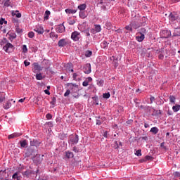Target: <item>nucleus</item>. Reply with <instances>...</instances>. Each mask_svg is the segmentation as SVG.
Here are the masks:
<instances>
[{
    "label": "nucleus",
    "mask_w": 180,
    "mask_h": 180,
    "mask_svg": "<svg viewBox=\"0 0 180 180\" xmlns=\"http://www.w3.org/2000/svg\"><path fill=\"white\" fill-rule=\"evenodd\" d=\"M1 46H4V44H6L4 47L3 49L6 53H8L9 51V49H13V45L12 44L8 42V39L6 38H4L0 42Z\"/></svg>",
    "instance_id": "1"
},
{
    "label": "nucleus",
    "mask_w": 180,
    "mask_h": 180,
    "mask_svg": "<svg viewBox=\"0 0 180 180\" xmlns=\"http://www.w3.org/2000/svg\"><path fill=\"white\" fill-rule=\"evenodd\" d=\"M25 157H34L37 155V148H33V146H30L25 153Z\"/></svg>",
    "instance_id": "2"
},
{
    "label": "nucleus",
    "mask_w": 180,
    "mask_h": 180,
    "mask_svg": "<svg viewBox=\"0 0 180 180\" xmlns=\"http://www.w3.org/2000/svg\"><path fill=\"white\" fill-rule=\"evenodd\" d=\"M79 138L77 134L70 135L69 137L68 143L71 144V146H74V144H78V141Z\"/></svg>",
    "instance_id": "3"
},
{
    "label": "nucleus",
    "mask_w": 180,
    "mask_h": 180,
    "mask_svg": "<svg viewBox=\"0 0 180 180\" xmlns=\"http://www.w3.org/2000/svg\"><path fill=\"white\" fill-rule=\"evenodd\" d=\"M71 39L74 40V41H78L79 39H81V33L79 32L75 31L72 33Z\"/></svg>",
    "instance_id": "4"
},
{
    "label": "nucleus",
    "mask_w": 180,
    "mask_h": 180,
    "mask_svg": "<svg viewBox=\"0 0 180 180\" xmlns=\"http://www.w3.org/2000/svg\"><path fill=\"white\" fill-rule=\"evenodd\" d=\"M33 161L35 164H37V165H39V164H41V161H43V156L37 154L34 158Z\"/></svg>",
    "instance_id": "5"
},
{
    "label": "nucleus",
    "mask_w": 180,
    "mask_h": 180,
    "mask_svg": "<svg viewBox=\"0 0 180 180\" xmlns=\"http://www.w3.org/2000/svg\"><path fill=\"white\" fill-rule=\"evenodd\" d=\"M84 74H91L92 70L91 69V63H86L83 68Z\"/></svg>",
    "instance_id": "6"
},
{
    "label": "nucleus",
    "mask_w": 180,
    "mask_h": 180,
    "mask_svg": "<svg viewBox=\"0 0 180 180\" xmlns=\"http://www.w3.org/2000/svg\"><path fill=\"white\" fill-rule=\"evenodd\" d=\"M160 34L164 39H168V37H171V31L162 30Z\"/></svg>",
    "instance_id": "7"
},
{
    "label": "nucleus",
    "mask_w": 180,
    "mask_h": 180,
    "mask_svg": "<svg viewBox=\"0 0 180 180\" xmlns=\"http://www.w3.org/2000/svg\"><path fill=\"white\" fill-rule=\"evenodd\" d=\"M144 39H146V37L143 34H141L140 32L136 33V40L137 41H139V43H141V41H143V40H144Z\"/></svg>",
    "instance_id": "8"
},
{
    "label": "nucleus",
    "mask_w": 180,
    "mask_h": 180,
    "mask_svg": "<svg viewBox=\"0 0 180 180\" xmlns=\"http://www.w3.org/2000/svg\"><path fill=\"white\" fill-rule=\"evenodd\" d=\"M41 143L36 139L30 141V146L37 149V147L40 146Z\"/></svg>",
    "instance_id": "9"
},
{
    "label": "nucleus",
    "mask_w": 180,
    "mask_h": 180,
    "mask_svg": "<svg viewBox=\"0 0 180 180\" xmlns=\"http://www.w3.org/2000/svg\"><path fill=\"white\" fill-rule=\"evenodd\" d=\"M34 31L38 33V34H43V33H44V29L40 25L37 26L34 29Z\"/></svg>",
    "instance_id": "10"
},
{
    "label": "nucleus",
    "mask_w": 180,
    "mask_h": 180,
    "mask_svg": "<svg viewBox=\"0 0 180 180\" xmlns=\"http://www.w3.org/2000/svg\"><path fill=\"white\" fill-rule=\"evenodd\" d=\"M56 32L57 33H63V32H65V27L64 26V24H60L56 27Z\"/></svg>",
    "instance_id": "11"
},
{
    "label": "nucleus",
    "mask_w": 180,
    "mask_h": 180,
    "mask_svg": "<svg viewBox=\"0 0 180 180\" xmlns=\"http://www.w3.org/2000/svg\"><path fill=\"white\" fill-rule=\"evenodd\" d=\"M65 68L66 70V71H68V72H70V71H71V72H74V66L72 65V63H67L65 65Z\"/></svg>",
    "instance_id": "12"
},
{
    "label": "nucleus",
    "mask_w": 180,
    "mask_h": 180,
    "mask_svg": "<svg viewBox=\"0 0 180 180\" xmlns=\"http://www.w3.org/2000/svg\"><path fill=\"white\" fill-rule=\"evenodd\" d=\"M58 47H64L67 46V39H60L58 42Z\"/></svg>",
    "instance_id": "13"
},
{
    "label": "nucleus",
    "mask_w": 180,
    "mask_h": 180,
    "mask_svg": "<svg viewBox=\"0 0 180 180\" xmlns=\"http://www.w3.org/2000/svg\"><path fill=\"white\" fill-rule=\"evenodd\" d=\"M169 19L172 22H174V21L176 20V19H178V15L176 14H175V13H171L169 15Z\"/></svg>",
    "instance_id": "14"
},
{
    "label": "nucleus",
    "mask_w": 180,
    "mask_h": 180,
    "mask_svg": "<svg viewBox=\"0 0 180 180\" xmlns=\"http://www.w3.org/2000/svg\"><path fill=\"white\" fill-rule=\"evenodd\" d=\"M20 136H22L21 134H19V133H14V134H12L11 135H9L8 136V139H16V137H20Z\"/></svg>",
    "instance_id": "15"
},
{
    "label": "nucleus",
    "mask_w": 180,
    "mask_h": 180,
    "mask_svg": "<svg viewBox=\"0 0 180 180\" xmlns=\"http://www.w3.org/2000/svg\"><path fill=\"white\" fill-rule=\"evenodd\" d=\"M20 145L21 148H26V147H27V141L26 140L20 141Z\"/></svg>",
    "instance_id": "16"
},
{
    "label": "nucleus",
    "mask_w": 180,
    "mask_h": 180,
    "mask_svg": "<svg viewBox=\"0 0 180 180\" xmlns=\"http://www.w3.org/2000/svg\"><path fill=\"white\" fill-rule=\"evenodd\" d=\"M20 172H18L13 174L12 178L13 179L20 180Z\"/></svg>",
    "instance_id": "17"
},
{
    "label": "nucleus",
    "mask_w": 180,
    "mask_h": 180,
    "mask_svg": "<svg viewBox=\"0 0 180 180\" xmlns=\"http://www.w3.org/2000/svg\"><path fill=\"white\" fill-rule=\"evenodd\" d=\"M65 157L66 158H74V153L70 151H67L65 152Z\"/></svg>",
    "instance_id": "18"
},
{
    "label": "nucleus",
    "mask_w": 180,
    "mask_h": 180,
    "mask_svg": "<svg viewBox=\"0 0 180 180\" xmlns=\"http://www.w3.org/2000/svg\"><path fill=\"white\" fill-rule=\"evenodd\" d=\"M43 65H45V67L49 69L50 68V60L44 59L42 62Z\"/></svg>",
    "instance_id": "19"
},
{
    "label": "nucleus",
    "mask_w": 180,
    "mask_h": 180,
    "mask_svg": "<svg viewBox=\"0 0 180 180\" xmlns=\"http://www.w3.org/2000/svg\"><path fill=\"white\" fill-rule=\"evenodd\" d=\"M32 174H34V172H33L32 170H27L22 173V175H24V176L29 177Z\"/></svg>",
    "instance_id": "20"
},
{
    "label": "nucleus",
    "mask_w": 180,
    "mask_h": 180,
    "mask_svg": "<svg viewBox=\"0 0 180 180\" xmlns=\"http://www.w3.org/2000/svg\"><path fill=\"white\" fill-rule=\"evenodd\" d=\"M131 26H132V29H139L140 27V25L136 22H132Z\"/></svg>",
    "instance_id": "21"
},
{
    "label": "nucleus",
    "mask_w": 180,
    "mask_h": 180,
    "mask_svg": "<svg viewBox=\"0 0 180 180\" xmlns=\"http://www.w3.org/2000/svg\"><path fill=\"white\" fill-rule=\"evenodd\" d=\"M176 36H180V29L179 28H176L174 30L173 37H176Z\"/></svg>",
    "instance_id": "22"
},
{
    "label": "nucleus",
    "mask_w": 180,
    "mask_h": 180,
    "mask_svg": "<svg viewBox=\"0 0 180 180\" xmlns=\"http://www.w3.org/2000/svg\"><path fill=\"white\" fill-rule=\"evenodd\" d=\"M77 8L81 11H85V9H86V4H81V5L78 6Z\"/></svg>",
    "instance_id": "23"
},
{
    "label": "nucleus",
    "mask_w": 180,
    "mask_h": 180,
    "mask_svg": "<svg viewBox=\"0 0 180 180\" xmlns=\"http://www.w3.org/2000/svg\"><path fill=\"white\" fill-rule=\"evenodd\" d=\"M150 131L153 134H157V133H158L159 131V129L156 127H152Z\"/></svg>",
    "instance_id": "24"
},
{
    "label": "nucleus",
    "mask_w": 180,
    "mask_h": 180,
    "mask_svg": "<svg viewBox=\"0 0 180 180\" xmlns=\"http://www.w3.org/2000/svg\"><path fill=\"white\" fill-rule=\"evenodd\" d=\"M65 12H66V13L74 14V13H77V10L67 8V9H65Z\"/></svg>",
    "instance_id": "25"
},
{
    "label": "nucleus",
    "mask_w": 180,
    "mask_h": 180,
    "mask_svg": "<svg viewBox=\"0 0 180 180\" xmlns=\"http://www.w3.org/2000/svg\"><path fill=\"white\" fill-rule=\"evenodd\" d=\"M153 116H160V115H162V112L160 110H153Z\"/></svg>",
    "instance_id": "26"
},
{
    "label": "nucleus",
    "mask_w": 180,
    "mask_h": 180,
    "mask_svg": "<svg viewBox=\"0 0 180 180\" xmlns=\"http://www.w3.org/2000/svg\"><path fill=\"white\" fill-rule=\"evenodd\" d=\"M79 18H81V19H85V18H86V13H85V11H82L79 12Z\"/></svg>",
    "instance_id": "27"
},
{
    "label": "nucleus",
    "mask_w": 180,
    "mask_h": 180,
    "mask_svg": "<svg viewBox=\"0 0 180 180\" xmlns=\"http://www.w3.org/2000/svg\"><path fill=\"white\" fill-rule=\"evenodd\" d=\"M11 106H12V104L11 103V102L8 101L5 104H4L3 108H4L5 109H9Z\"/></svg>",
    "instance_id": "28"
},
{
    "label": "nucleus",
    "mask_w": 180,
    "mask_h": 180,
    "mask_svg": "<svg viewBox=\"0 0 180 180\" xmlns=\"http://www.w3.org/2000/svg\"><path fill=\"white\" fill-rule=\"evenodd\" d=\"M147 32H148V31L146 28H141L139 32V33L143 34V36H145V34H147Z\"/></svg>",
    "instance_id": "29"
},
{
    "label": "nucleus",
    "mask_w": 180,
    "mask_h": 180,
    "mask_svg": "<svg viewBox=\"0 0 180 180\" xmlns=\"http://www.w3.org/2000/svg\"><path fill=\"white\" fill-rule=\"evenodd\" d=\"M109 44L108 43V41H103L101 44V46L102 49H106V47H108V45Z\"/></svg>",
    "instance_id": "30"
},
{
    "label": "nucleus",
    "mask_w": 180,
    "mask_h": 180,
    "mask_svg": "<svg viewBox=\"0 0 180 180\" xmlns=\"http://www.w3.org/2000/svg\"><path fill=\"white\" fill-rule=\"evenodd\" d=\"M17 13H15L13 12H12V15L13 16H16V18H22V14L20 13H19V11H15Z\"/></svg>",
    "instance_id": "31"
},
{
    "label": "nucleus",
    "mask_w": 180,
    "mask_h": 180,
    "mask_svg": "<svg viewBox=\"0 0 180 180\" xmlns=\"http://www.w3.org/2000/svg\"><path fill=\"white\" fill-rule=\"evenodd\" d=\"M172 109H173V112H179V110H180V105H174L172 107Z\"/></svg>",
    "instance_id": "32"
},
{
    "label": "nucleus",
    "mask_w": 180,
    "mask_h": 180,
    "mask_svg": "<svg viewBox=\"0 0 180 180\" xmlns=\"http://www.w3.org/2000/svg\"><path fill=\"white\" fill-rule=\"evenodd\" d=\"M103 84H105V81H103L102 79H98L97 80V85L98 86H103Z\"/></svg>",
    "instance_id": "33"
},
{
    "label": "nucleus",
    "mask_w": 180,
    "mask_h": 180,
    "mask_svg": "<svg viewBox=\"0 0 180 180\" xmlns=\"http://www.w3.org/2000/svg\"><path fill=\"white\" fill-rule=\"evenodd\" d=\"M50 14H51L50 11L46 10V11H45V16H44L45 20H49V16H50Z\"/></svg>",
    "instance_id": "34"
},
{
    "label": "nucleus",
    "mask_w": 180,
    "mask_h": 180,
    "mask_svg": "<svg viewBox=\"0 0 180 180\" xmlns=\"http://www.w3.org/2000/svg\"><path fill=\"white\" fill-rule=\"evenodd\" d=\"M151 160H153V157L147 155L145 157L144 160H141V162H144V161H151Z\"/></svg>",
    "instance_id": "35"
},
{
    "label": "nucleus",
    "mask_w": 180,
    "mask_h": 180,
    "mask_svg": "<svg viewBox=\"0 0 180 180\" xmlns=\"http://www.w3.org/2000/svg\"><path fill=\"white\" fill-rule=\"evenodd\" d=\"M36 79L38 81H41V79H43V76L41 75V73H39L36 75Z\"/></svg>",
    "instance_id": "36"
},
{
    "label": "nucleus",
    "mask_w": 180,
    "mask_h": 180,
    "mask_svg": "<svg viewBox=\"0 0 180 180\" xmlns=\"http://www.w3.org/2000/svg\"><path fill=\"white\" fill-rule=\"evenodd\" d=\"M102 29L101 28V26L99 25H95V31L96 33H99Z\"/></svg>",
    "instance_id": "37"
},
{
    "label": "nucleus",
    "mask_w": 180,
    "mask_h": 180,
    "mask_svg": "<svg viewBox=\"0 0 180 180\" xmlns=\"http://www.w3.org/2000/svg\"><path fill=\"white\" fill-rule=\"evenodd\" d=\"M103 98L105 99H109L110 98V93H105L103 94Z\"/></svg>",
    "instance_id": "38"
},
{
    "label": "nucleus",
    "mask_w": 180,
    "mask_h": 180,
    "mask_svg": "<svg viewBox=\"0 0 180 180\" xmlns=\"http://www.w3.org/2000/svg\"><path fill=\"white\" fill-rule=\"evenodd\" d=\"M50 36L51 37H53V39H58V35L54 32H51Z\"/></svg>",
    "instance_id": "39"
},
{
    "label": "nucleus",
    "mask_w": 180,
    "mask_h": 180,
    "mask_svg": "<svg viewBox=\"0 0 180 180\" xmlns=\"http://www.w3.org/2000/svg\"><path fill=\"white\" fill-rule=\"evenodd\" d=\"M112 64L114 67L116 68L117 67L119 66V63H117V59H113L112 60Z\"/></svg>",
    "instance_id": "40"
},
{
    "label": "nucleus",
    "mask_w": 180,
    "mask_h": 180,
    "mask_svg": "<svg viewBox=\"0 0 180 180\" xmlns=\"http://www.w3.org/2000/svg\"><path fill=\"white\" fill-rule=\"evenodd\" d=\"M169 98L171 103H175V99H176L175 96H169Z\"/></svg>",
    "instance_id": "41"
},
{
    "label": "nucleus",
    "mask_w": 180,
    "mask_h": 180,
    "mask_svg": "<svg viewBox=\"0 0 180 180\" xmlns=\"http://www.w3.org/2000/svg\"><path fill=\"white\" fill-rule=\"evenodd\" d=\"M126 30H129V32H133V27L131 26V24L129 25H127L125 27Z\"/></svg>",
    "instance_id": "42"
},
{
    "label": "nucleus",
    "mask_w": 180,
    "mask_h": 180,
    "mask_svg": "<svg viewBox=\"0 0 180 180\" xmlns=\"http://www.w3.org/2000/svg\"><path fill=\"white\" fill-rule=\"evenodd\" d=\"M84 56H85L86 57H91V56H92V51H86L85 52Z\"/></svg>",
    "instance_id": "43"
},
{
    "label": "nucleus",
    "mask_w": 180,
    "mask_h": 180,
    "mask_svg": "<svg viewBox=\"0 0 180 180\" xmlns=\"http://www.w3.org/2000/svg\"><path fill=\"white\" fill-rule=\"evenodd\" d=\"M34 70H41L40 65H39V63H34Z\"/></svg>",
    "instance_id": "44"
},
{
    "label": "nucleus",
    "mask_w": 180,
    "mask_h": 180,
    "mask_svg": "<svg viewBox=\"0 0 180 180\" xmlns=\"http://www.w3.org/2000/svg\"><path fill=\"white\" fill-rule=\"evenodd\" d=\"M59 137L60 140H65V139H67V135H65V134H62L59 135Z\"/></svg>",
    "instance_id": "45"
},
{
    "label": "nucleus",
    "mask_w": 180,
    "mask_h": 180,
    "mask_svg": "<svg viewBox=\"0 0 180 180\" xmlns=\"http://www.w3.org/2000/svg\"><path fill=\"white\" fill-rule=\"evenodd\" d=\"M28 37H30V39H33V37H34V32H30L28 33Z\"/></svg>",
    "instance_id": "46"
},
{
    "label": "nucleus",
    "mask_w": 180,
    "mask_h": 180,
    "mask_svg": "<svg viewBox=\"0 0 180 180\" xmlns=\"http://www.w3.org/2000/svg\"><path fill=\"white\" fill-rule=\"evenodd\" d=\"M174 178H180V172H176L173 174Z\"/></svg>",
    "instance_id": "47"
},
{
    "label": "nucleus",
    "mask_w": 180,
    "mask_h": 180,
    "mask_svg": "<svg viewBox=\"0 0 180 180\" xmlns=\"http://www.w3.org/2000/svg\"><path fill=\"white\" fill-rule=\"evenodd\" d=\"M135 155H137V157L141 156V150L139 149V150H136L135 153Z\"/></svg>",
    "instance_id": "48"
},
{
    "label": "nucleus",
    "mask_w": 180,
    "mask_h": 180,
    "mask_svg": "<svg viewBox=\"0 0 180 180\" xmlns=\"http://www.w3.org/2000/svg\"><path fill=\"white\" fill-rule=\"evenodd\" d=\"M4 23L6 25V23H8V21L5 20V18H1L0 25H4Z\"/></svg>",
    "instance_id": "49"
},
{
    "label": "nucleus",
    "mask_w": 180,
    "mask_h": 180,
    "mask_svg": "<svg viewBox=\"0 0 180 180\" xmlns=\"http://www.w3.org/2000/svg\"><path fill=\"white\" fill-rule=\"evenodd\" d=\"M140 108L141 109H145V110H150L151 109V107H148V106L144 107V105H141Z\"/></svg>",
    "instance_id": "50"
},
{
    "label": "nucleus",
    "mask_w": 180,
    "mask_h": 180,
    "mask_svg": "<svg viewBox=\"0 0 180 180\" xmlns=\"http://www.w3.org/2000/svg\"><path fill=\"white\" fill-rule=\"evenodd\" d=\"M68 86H74L75 88H78V85L77 84L68 83Z\"/></svg>",
    "instance_id": "51"
},
{
    "label": "nucleus",
    "mask_w": 180,
    "mask_h": 180,
    "mask_svg": "<svg viewBox=\"0 0 180 180\" xmlns=\"http://www.w3.org/2000/svg\"><path fill=\"white\" fill-rule=\"evenodd\" d=\"M5 101V96L0 94V103Z\"/></svg>",
    "instance_id": "52"
},
{
    "label": "nucleus",
    "mask_w": 180,
    "mask_h": 180,
    "mask_svg": "<svg viewBox=\"0 0 180 180\" xmlns=\"http://www.w3.org/2000/svg\"><path fill=\"white\" fill-rule=\"evenodd\" d=\"M4 6H11V1L7 0L4 3Z\"/></svg>",
    "instance_id": "53"
},
{
    "label": "nucleus",
    "mask_w": 180,
    "mask_h": 180,
    "mask_svg": "<svg viewBox=\"0 0 180 180\" xmlns=\"http://www.w3.org/2000/svg\"><path fill=\"white\" fill-rule=\"evenodd\" d=\"M71 94V91L70 90V89H68L67 91H66V92L64 94V96L65 97H67V96H68V95H70Z\"/></svg>",
    "instance_id": "54"
},
{
    "label": "nucleus",
    "mask_w": 180,
    "mask_h": 180,
    "mask_svg": "<svg viewBox=\"0 0 180 180\" xmlns=\"http://www.w3.org/2000/svg\"><path fill=\"white\" fill-rule=\"evenodd\" d=\"M22 51L24 53H27V46L26 45L22 46Z\"/></svg>",
    "instance_id": "55"
},
{
    "label": "nucleus",
    "mask_w": 180,
    "mask_h": 180,
    "mask_svg": "<svg viewBox=\"0 0 180 180\" xmlns=\"http://www.w3.org/2000/svg\"><path fill=\"white\" fill-rule=\"evenodd\" d=\"M56 97L52 98V101H51V105H56Z\"/></svg>",
    "instance_id": "56"
},
{
    "label": "nucleus",
    "mask_w": 180,
    "mask_h": 180,
    "mask_svg": "<svg viewBox=\"0 0 180 180\" xmlns=\"http://www.w3.org/2000/svg\"><path fill=\"white\" fill-rule=\"evenodd\" d=\"M46 119H49V120H51L53 118V115L51 114L48 113L46 116Z\"/></svg>",
    "instance_id": "57"
},
{
    "label": "nucleus",
    "mask_w": 180,
    "mask_h": 180,
    "mask_svg": "<svg viewBox=\"0 0 180 180\" xmlns=\"http://www.w3.org/2000/svg\"><path fill=\"white\" fill-rule=\"evenodd\" d=\"M15 30H16V32H17V33H22V29H20V27H19V26H17L16 27V29H15Z\"/></svg>",
    "instance_id": "58"
},
{
    "label": "nucleus",
    "mask_w": 180,
    "mask_h": 180,
    "mask_svg": "<svg viewBox=\"0 0 180 180\" xmlns=\"http://www.w3.org/2000/svg\"><path fill=\"white\" fill-rule=\"evenodd\" d=\"M78 73H74L72 75V78L75 81H77V77H78Z\"/></svg>",
    "instance_id": "59"
},
{
    "label": "nucleus",
    "mask_w": 180,
    "mask_h": 180,
    "mask_svg": "<svg viewBox=\"0 0 180 180\" xmlns=\"http://www.w3.org/2000/svg\"><path fill=\"white\" fill-rule=\"evenodd\" d=\"M103 137L105 139H109V134H108V131L104 132Z\"/></svg>",
    "instance_id": "60"
},
{
    "label": "nucleus",
    "mask_w": 180,
    "mask_h": 180,
    "mask_svg": "<svg viewBox=\"0 0 180 180\" xmlns=\"http://www.w3.org/2000/svg\"><path fill=\"white\" fill-rule=\"evenodd\" d=\"M24 64L25 67H29V65H30V62H28L27 60L24 61Z\"/></svg>",
    "instance_id": "61"
},
{
    "label": "nucleus",
    "mask_w": 180,
    "mask_h": 180,
    "mask_svg": "<svg viewBox=\"0 0 180 180\" xmlns=\"http://www.w3.org/2000/svg\"><path fill=\"white\" fill-rule=\"evenodd\" d=\"M96 124L101 126L102 124V121H101V120H96Z\"/></svg>",
    "instance_id": "62"
},
{
    "label": "nucleus",
    "mask_w": 180,
    "mask_h": 180,
    "mask_svg": "<svg viewBox=\"0 0 180 180\" xmlns=\"http://www.w3.org/2000/svg\"><path fill=\"white\" fill-rule=\"evenodd\" d=\"M89 84V83L87 81H84V82H83L82 85H83V86H88Z\"/></svg>",
    "instance_id": "63"
},
{
    "label": "nucleus",
    "mask_w": 180,
    "mask_h": 180,
    "mask_svg": "<svg viewBox=\"0 0 180 180\" xmlns=\"http://www.w3.org/2000/svg\"><path fill=\"white\" fill-rule=\"evenodd\" d=\"M75 24V20H69V25H74Z\"/></svg>",
    "instance_id": "64"
}]
</instances>
